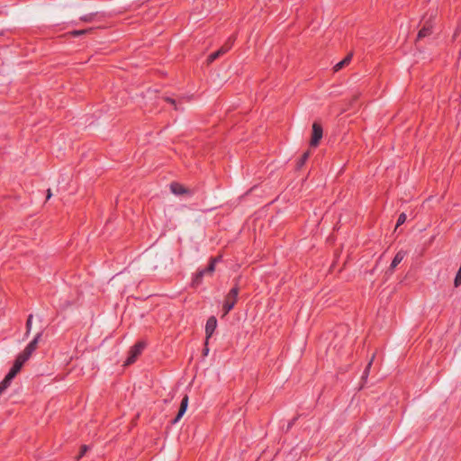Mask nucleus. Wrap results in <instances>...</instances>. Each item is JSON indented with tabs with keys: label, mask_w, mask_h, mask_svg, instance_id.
Returning <instances> with one entry per match:
<instances>
[{
	"label": "nucleus",
	"mask_w": 461,
	"mask_h": 461,
	"mask_svg": "<svg viewBox=\"0 0 461 461\" xmlns=\"http://www.w3.org/2000/svg\"><path fill=\"white\" fill-rule=\"evenodd\" d=\"M50 196H51V193H50V190L49 189V190H48V195H47V198L49 199V198H50Z\"/></svg>",
	"instance_id": "obj_25"
},
{
	"label": "nucleus",
	"mask_w": 461,
	"mask_h": 461,
	"mask_svg": "<svg viewBox=\"0 0 461 461\" xmlns=\"http://www.w3.org/2000/svg\"><path fill=\"white\" fill-rule=\"evenodd\" d=\"M219 57H221V54L220 52L217 50V51H214L212 53H211L208 58H207V62L208 63H212L213 62L215 59H217Z\"/></svg>",
	"instance_id": "obj_16"
},
{
	"label": "nucleus",
	"mask_w": 461,
	"mask_h": 461,
	"mask_svg": "<svg viewBox=\"0 0 461 461\" xmlns=\"http://www.w3.org/2000/svg\"><path fill=\"white\" fill-rule=\"evenodd\" d=\"M308 158H309V152L303 153L299 161V167H302L304 164V162L308 159Z\"/></svg>",
	"instance_id": "obj_19"
},
{
	"label": "nucleus",
	"mask_w": 461,
	"mask_h": 461,
	"mask_svg": "<svg viewBox=\"0 0 461 461\" xmlns=\"http://www.w3.org/2000/svg\"><path fill=\"white\" fill-rule=\"evenodd\" d=\"M32 319H33V315L32 314H30L28 316V319H27V321H26V332H25V336L28 337L31 330H32Z\"/></svg>",
	"instance_id": "obj_14"
},
{
	"label": "nucleus",
	"mask_w": 461,
	"mask_h": 461,
	"mask_svg": "<svg viewBox=\"0 0 461 461\" xmlns=\"http://www.w3.org/2000/svg\"><path fill=\"white\" fill-rule=\"evenodd\" d=\"M0 384H2L3 387H5L6 389L11 384V382L7 381L6 378H4V380L0 383Z\"/></svg>",
	"instance_id": "obj_23"
},
{
	"label": "nucleus",
	"mask_w": 461,
	"mask_h": 461,
	"mask_svg": "<svg viewBox=\"0 0 461 461\" xmlns=\"http://www.w3.org/2000/svg\"><path fill=\"white\" fill-rule=\"evenodd\" d=\"M351 58H352V54H348L344 59L338 62L333 68L334 71L337 72V71L340 70L344 66L348 65L350 62Z\"/></svg>",
	"instance_id": "obj_13"
},
{
	"label": "nucleus",
	"mask_w": 461,
	"mask_h": 461,
	"mask_svg": "<svg viewBox=\"0 0 461 461\" xmlns=\"http://www.w3.org/2000/svg\"><path fill=\"white\" fill-rule=\"evenodd\" d=\"M5 390V387H3L2 384H0V395L3 393V392Z\"/></svg>",
	"instance_id": "obj_24"
},
{
	"label": "nucleus",
	"mask_w": 461,
	"mask_h": 461,
	"mask_svg": "<svg viewBox=\"0 0 461 461\" xmlns=\"http://www.w3.org/2000/svg\"><path fill=\"white\" fill-rule=\"evenodd\" d=\"M406 219H407L406 214L404 212L401 213L397 220L396 228L399 227L400 225L403 224L405 222Z\"/></svg>",
	"instance_id": "obj_17"
},
{
	"label": "nucleus",
	"mask_w": 461,
	"mask_h": 461,
	"mask_svg": "<svg viewBox=\"0 0 461 461\" xmlns=\"http://www.w3.org/2000/svg\"><path fill=\"white\" fill-rule=\"evenodd\" d=\"M187 404H188V396L185 394L183 397L182 401H181V404H180V408H179L178 413H177L176 417L173 420L174 423L178 422L180 420V419L183 417V415L186 411Z\"/></svg>",
	"instance_id": "obj_9"
},
{
	"label": "nucleus",
	"mask_w": 461,
	"mask_h": 461,
	"mask_svg": "<svg viewBox=\"0 0 461 461\" xmlns=\"http://www.w3.org/2000/svg\"><path fill=\"white\" fill-rule=\"evenodd\" d=\"M145 343L142 341L138 342L135 344L130 350L129 356L125 361V365H131L135 362L137 357L140 355L142 350L145 348Z\"/></svg>",
	"instance_id": "obj_3"
},
{
	"label": "nucleus",
	"mask_w": 461,
	"mask_h": 461,
	"mask_svg": "<svg viewBox=\"0 0 461 461\" xmlns=\"http://www.w3.org/2000/svg\"><path fill=\"white\" fill-rule=\"evenodd\" d=\"M405 257V252L404 251H399L393 258L392 263H391V266H390V268L393 270V268H395L404 258Z\"/></svg>",
	"instance_id": "obj_11"
},
{
	"label": "nucleus",
	"mask_w": 461,
	"mask_h": 461,
	"mask_svg": "<svg viewBox=\"0 0 461 461\" xmlns=\"http://www.w3.org/2000/svg\"><path fill=\"white\" fill-rule=\"evenodd\" d=\"M87 449H88V447H87V446H86V445L82 446L81 450H80V454H79V456H78V457H77V458L82 457V456L86 454V452L87 451Z\"/></svg>",
	"instance_id": "obj_20"
},
{
	"label": "nucleus",
	"mask_w": 461,
	"mask_h": 461,
	"mask_svg": "<svg viewBox=\"0 0 461 461\" xmlns=\"http://www.w3.org/2000/svg\"><path fill=\"white\" fill-rule=\"evenodd\" d=\"M16 375L13 373H11L10 371L8 372V374L5 375V378H6L7 381L9 382H12V380L15 377Z\"/></svg>",
	"instance_id": "obj_21"
},
{
	"label": "nucleus",
	"mask_w": 461,
	"mask_h": 461,
	"mask_svg": "<svg viewBox=\"0 0 461 461\" xmlns=\"http://www.w3.org/2000/svg\"><path fill=\"white\" fill-rule=\"evenodd\" d=\"M166 101L168 102L169 104H171L172 105H174L175 109L177 110V106L176 104L175 99H173L171 97H166Z\"/></svg>",
	"instance_id": "obj_22"
},
{
	"label": "nucleus",
	"mask_w": 461,
	"mask_h": 461,
	"mask_svg": "<svg viewBox=\"0 0 461 461\" xmlns=\"http://www.w3.org/2000/svg\"><path fill=\"white\" fill-rule=\"evenodd\" d=\"M219 261V258H212L211 261H210V264L209 266L199 271L196 275V277H195V281L198 282L200 279H202V277L206 274V273H212L215 269V265L216 263Z\"/></svg>",
	"instance_id": "obj_6"
},
{
	"label": "nucleus",
	"mask_w": 461,
	"mask_h": 461,
	"mask_svg": "<svg viewBox=\"0 0 461 461\" xmlns=\"http://www.w3.org/2000/svg\"><path fill=\"white\" fill-rule=\"evenodd\" d=\"M434 23L429 18V20L425 21L423 23L422 28L419 31L417 39L420 40L427 36H429L432 33L433 31Z\"/></svg>",
	"instance_id": "obj_5"
},
{
	"label": "nucleus",
	"mask_w": 461,
	"mask_h": 461,
	"mask_svg": "<svg viewBox=\"0 0 461 461\" xmlns=\"http://www.w3.org/2000/svg\"><path fill=\"white\" fill-rule=\"evenodd\" d=\"M170 190L173 194L177 195L189 193V191L186 188H185L182 185L178 183H171Z\"/></svg>",
	"instance_id": "obj_10"
},
{
	"label": "nucleus",
	"mask_w": 461,
	"mask_h": 461,
	"mask_svg": "<svg viewBox=\"0 0 461 461\" xmlns=\"http://www.w3.org/2000/svg\"><path fill=\"white\" fill-rule=\"evenodd\" d=\"M41 336L42 332L37 333L33 339L26 346L23 351L20 353V355L28 360L32 357V353L36 350Z\"/></svg>",
	"instance_id": "obj_2"
},
{
	"label": "nucleus",
	"mask_w": 461,
	"mask_h": 461,
	"mask_svg": "<svg viewBox=\"0 0 461 461\" xmlns=\"http://www.w3.org/2000/svg\"><path fill=\"white\" fill-rule=\"evenodd\" d=\"M208 353V348L204 350V354L206 355Z\"/></svg>",
	"instance_id": "obj_27"
},
{
	"label": "nucleus",
	"mask_w": 461,
	"mask_h": 461,
	"mask_svg": "<svg viewBox=\"0 0 461 461\" xmlns=\"http://www.w3.org/2000/svg\"><path fill=\"white\" fill-rule=\"evenodd\" d=\"M239 287L237 285L232 287L228 294L225 297L224 303H223V315H226L229 313L230 311L233 309L235 306V303L237 302L238 294H239Z\"/></svg>",
	"instance_id": "obj_1"
},
{
	"label": "nucleus",
	"mask_w": 461,
	"mask_h": 461,
	"mask_svg": "<svg viewBox=\"0 0 461 461\" xmlns=\"http://www.w3.org/2000/svg\"><path fill=\"white\" fill-rule=\"evenodd\" d=\"M374 358H375V356L373 355L372 358L370 359L369 363L367 364V366H366V369H365V371L363 373L362 378H366V376L368 375V372H369V368H370V366L372 365V362H373Z\"/></svg>",
	"instance_id": "obj_18"
},
{
	"label": "nucleus",
	"mask_w": 461,
	"mask_h": 461,
	"mask_svg": "<svg viewBox=\"0 0 461 461\" xmlns=\"http://www.w3.org/2000/svg\"><path fill=\"white\" fill-rule=\"evenodd\" d=\"M322 134H323V131H322V127L321 126V124L314 122L312 124V139H311V142H310L311 146L316 147L319 144L320 140H321Z\"/></svg>",
	"instance_id": "obj_4"
},
{
	"label": "nucleus",
	"mask_w": 461,
	"mask_h": 461,
	"mask_svg": "<svg viewBox=\"0 0 461 461\" xmlns=\"http://www.w3.org/2000/svg\"><path fill=\"white\" fill-rule=\"evenodd\" d=\"M217 327V320L215 317H210L207 320L206 325H205V333L207 339L213 334L215 329Z\"/></svg>",
	"instance_id": "obj_7"
},
{
	"label": "nucleus",
	"mask_w": 461,
	"mask_h": 461,
	"mask_svg": "<svg viewBox=\"0 0 461 461\" xmlns=\"http://www.w3.org/2000/svg\"><path fill=\"white\" fill-rule=\"evenodd\" d=\"M219 57H221V54L220 52L217 50V51H214L212 53H211L208 58H207V62L208 63H212L213 62L215 59H217Z\"/></svg>",
	"instance_id": "obj_15"
},
{
	"label": "nucleus",
	"mask_w": 461,
	"mask_h": 461,
	"mask_svg": "<svg viewBox=\"0 0 461 461\" xmlns=\"http://www.w3.org/2000/svg\"><path fill=\"white\" fill-rule=\"evenodd\" d=\"M26 361L27 359H25L19 354L15 358L12 368L9 371L16 375L20 372V370L22 369L23 366Z\"/></svg>",
	"instance_id": "obj_8"
},
{
	"label": "nucleus",
	"mask_w": 461,
	"mask_h": 461,
	"mask_svg": "<svg viewBox=\"0 0 461 461\" xmlns=\"http://www.w3.org/2000/svg\"><path fill=\"white\" fill-rule=\"evenodd\" d=\"M81 33H83V32H81V31H77V32H74V34H76V35H78V34H81Z\"/></svg>",
	"instance_id": "obj_26"
},
{
	"label": "nucleus",
	"mask_w": 461,
	"mask_h": 461,
	"mask_svg": "<svg viewBox=\"0 0 461 461\" xmlns=\"http://www.w3.org/2000/svg\"><path fill=\"white\" fill-rule=\"evenodd\" d=\"M234 38H230L223 46H221L218 51L220 52L221 56L225 54L227 51H229L230 50V48L232 47L233 45V42H234Z\"/></svg>",
	"instance_id": "obj_12"
}]
</instances>
